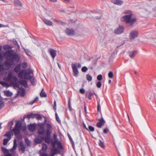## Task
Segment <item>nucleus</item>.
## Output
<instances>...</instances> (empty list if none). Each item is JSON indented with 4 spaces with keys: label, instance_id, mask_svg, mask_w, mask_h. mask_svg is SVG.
<instances>
[{
    "label": "nucleus",
    "instance_id": "nucleus-54",
    "mask_svg": "<svg viewBox=\"0 0 156 156\" xmlns=\"http://www.w3.org/2000/svg\"><path fill=\"white\" fill-rule=\"evenodd\" d=\"M103 125L100 122H98L97 123V126L98 128H101V127L102 125Z\"/></svg>",
    "mask_w": 156,
    "mask_h": 156
},
{
    "label": "nucleus",
    "instance_id": "nucleus-27",
    "mask_svg": "<svg viewBox=\"0 0 156 156\" xmlns=\"http://www.w3.org/2000/svg\"><path fill=\"white\" fill-rule=\"evenodd\" d=\"M19 83L25 87L27 85V82L25 80H22L20 81Z\"/></svg>",
    "mask_w": 156,
    "mask_h": 156
},
{
    "label": "nucleus",
    "instance_id": "nucleus-53",
    "mask_svg": "<svg viewBox=\"0 0 156 156\" xmlns=\"http://www.w3.org/2000/svg\"><path fill=\"white\" fill-rule=\"evenodd\" d=\"M80 92L82 94H84L85 92V90L83 88H81L80 90Z\"/></svg>",
    "mask_w": 156,
    "mask_h": 156
},
{
    "label": "nucleus",
    "instance_id": "nucleus-64",
    "mask_svg": "<svg viewBox=\"0 0 156 156\" xmlns=\"http://www.w3.org/2000/svg\"><path fill=\"white\" fill-rule=\"evenodd\" d=\"M17 144L16 142V139L14 140V144H13V146H15L17 147Z\"/></svg>",
    "mask_w": 156,
    "mask_h": 156
},
{
    "label": "nucleus",
    "instance_id": "nucleus-25",
    "mask_svg": "<svg viewBox=\"0 0 156 156\" xmlns=\"http://www.w3.org/2000/svg\"><path fill=\"white\" fill-rule=\"evenodd\" d=\"M93 95L92 93L91 92H87L86 94V96L89 99H91V97Z\"/></svg>",
    "mask_w": 156,
    "mask_h": 156
},
{
    "label": "nucleus",
    "instance_id": "nucleus-6",
    "mask_svg": "<svg viewBox=\"0 0 156 156\" xmlns=\"http://www.w3.org/2000/svg\"><path fill=\"white\" fill-rule=\"evenodd\" d=\"M33 74V71L31 69H27V71L25 70L24 74V78L28 80L31 77V74Z\"/></svg>",
    "mask_w": 156,
    "mask_h": 156
},
{
    "label": "nucleus",
    "instance_id": "nucleus-18",
    "mask_svg": "<svg viewBox=\"0 0 156 156\" xmlns=\"http://www.w3.org/2000/svg\"><path fill=\"white\" fill-rule=\"evenodd\" d=\"M12 130L15 135H19L20 133V129L19 128H15L13 129Z\"/></svg>",
    "mask_w": 156,
    "mask_h": 156
},
{
    "label": "nucleus",
    "instance_id": "nucleus-1",
    "mask_svg": "<svg viewBox=\"0 0 156 156\" xmlns=\"http://www.w3.org/2000/svg\"><path fill=\"white\" fill-rule=\"evenodd\" d=\"M47 129L45 132L46 136L41 137V139L36 138L35 140V142L37 144L41 143L43 140H44L45 142L48 144H50L51 140V133L52 131L51 129L52 127V125L49 123L46 124Z\"/></svg>",
    "mask_w": 156,
    "mask_h": 156
},
{
    "label": "nucleus",
    "instance_id": "nucleus-29",
    "mask_svg": "<svg viewBox=\"0 0 156 156\" xmlns=\"http://www.w3.org/2000/svg\"><path fill=\"white\" fill-rule=\"evenodd\" d=\"M12 133L10 131H9L7 132L4 135L5 136H7L8 139L10 138V139L11 138V133Z\"/></svg>",
    "mask_w": 156,
    "mask_h": 156
},
{
    "label": "nucleus",
    "instance_id": "nucleus-17",
    "mask_svg": "<svg viewBox=\"0 0 156 156\" xmlns=\"http://www.w3.org/2000/svg\"><path fill=\"white\" fill-rule=\"evenodd\" d=\"M20 149L23 151V152H24L25 150L26 147H25V145L24 144L22 141H21L20 142Z\"/></svg>",
    "mask_w": 156,
    "mask_h": 156
},
{
    "label": "nucleus",
    "instance_id": "nucleus-62",
    "mask_svg": "<svg viewBox=\"0 0 156 156\" xmlns=\"http://www.w3.org/2000/svg\"><path fill=\"white\" fill-rule=\"evenodd\" d=\"M108 131V129L107 128L104 129L103 130V133H104L106 134L107 133Z\"/></svg>",
    "mask_w": 156,
    "mask_h": 156
},
{
    "label": "nucleus",
    "instance_id": "nucleus-57",
    "mask_svg": "<svg viewBox=\"0 0 156 156\" xmlns=\"http://www.w3.org/2000/svg\"><path fill=\"white\" fill-rule=\"evenodd\" d=\"M53 108L55 112H56V102L55 101H54V105L53 107Z\"/></svg>",
    "mask_w": 156,
    "mask_h": 156
},
{
    "label": "nucleus",
    "instance_id": "nucleus-60",
    "mask_svg": "<svg viewBox=\"0 0 156 156\" xmlns=\"http://www.w3.org/2000/svg\"><path fill=\"white\" fill-rule=\"evenodd\" d=\"M22 67L23 68H25L27 67V64L26 63L23 62L22 64Z\"/></svg>",
    "mask_w": 156,
    "mask_h": 156
},
{
    "label": "nucleus",
    "instance_id": "nucleus-11",
    "mask_svg": "<svg viewBox=\"0 0 156 156\" xmlns=\"http://www.w3.org/2000/svg\"><path fill=\"white\" fill-rule=\"evenodd\" d=\"M65 32L66 34L69 36H73L74 34V31L73 29L67 28Z\"/></svg>",
    "mask_w": 156,
    "mask_h": 156
},
{
    "label": "nucleus",
    "instance_id": "nucleus-58",
    "mask_svg": "<svg viewBox=\"0 0 156 156\" xmlns=\"http://www.w3.org/2000/svg\"><path fill=\"white\" fill-rule=\"evenodd\" d=\"M101 111V107L100 104L98 103V104L97 106V111L98 112H100Z\"/></svg>",
    "mask_w": 156,
    "mask_h": 156
},
{
    "label": "nucleus",
    "instance_id": "nucleus-50",
    "mask_svg": "<svg viewBox=\"0 0 156 156\" xmlns=\"http://www.w3.org/2000/svg\"><path fill=\"white\" fill-rule=\"evenodd\" d=\"M101 82L100 81H98L96 84V86L97 87L100 88L101 87Z\"/></svg>",
    "mask_w": 156,
    "mask_h": 156
},
{
    "label": "nucleus",
    "instance_id": "nucleus-55",
    "mask_svg": "<svg viewBox=\"0 0 156 156\" xmlns=\"http://www.w3.org/2000/svg\"><path fill=\"white\" fill-rule=\"evenodd\" d=\"M4 103L2 101H0V109L2 108V107L4 106Z\"/></svg>",
    "mask_w": 156,
    "mask_h": 156
},
{
    "label": "nucleus",
    "instance_id": "nucleus-44",
    "mask_svg": "<svg viewBox=\"0 0 156 156\" xmlns=\"http://www.w3.org/2000/svg\"><path fill=\"white\" fill-rule=\"evenodd\" d=\"M88 131H90L91 132L94 131V128L91 126H88Z\"/></svg>",
    "mask_w": 156,
    "mask_h": 156
},
{
    "label": "nucleus",
    "instance_id": "nucleus-63",
    "mask_svg": "<svg viewBox=\"0 0 156 156\" xmlns=\"http://www.w3.org/2000/svg\"><path fill=\"white\" fill-rule=\"evenodd\" d=\"M53 136L54 139V140H57V136L56 134H54Z\"/></svg>",
    "mask_w": 156,
    "mask_h": 156
},
{
    "label": "nucleus",
    "instance_id": "nucleus-30",
    "mask_svg": "<svg viewBox=\"0 0 156 156\" xmlns=\"http://www.w3.org/2000/svg\"><path fill=\"white\" fill-rule=\"evenodd\" d=\"M38 97H37L34 100L29 102L28 103V104L29 105H32L35 101H38Z\"/></svg>",
    "mask_w": 156,
    "mask_h": 156
},
{
    "label": "nucleus",
    "instance_id": "nucleus-15",
    "mask_svg": "<svg viewBox=\"0 0 156 156\" xmlns=\"http://www.w3.org/2000/svg\"><path fill=\"white\" fill-rule=\"evenodd\" d=\"M44 23L48 26H51L52 24V22L50 20L45 18L42 19Z\"/></svg>",
    "mask_w": 156,
    "mask_h": 156
},
{
    "label": "nucleus",
    "instance_id": "nucleus-46",
    "mask_svg": "<svg viewBox=\"0 0 156 156\" xmlns=\"http://www.w3.org/2000/svg\"><path fill=\"white\" fill-rule=\"evenodd\" d=\"M25 142L27 146H30V142L28 139H25Z\"/></svg>",
    "mask_w": 156,
    "mask_h": 156
},
{
    "label": "nucleus",
    "instance_id": "nucleus-3",
    "mask_svg": "<svg viewBox=\"0 0 156 156\" xmlns=\"http://www.w3.org/2000/svg\"><path fill=\"white\" fill-rule=\"evenodd\" d=\"M125 13L126 14H129L123 16L121 18V21L122 22H125L126 23L129 25V26H133L134 23L136 21V18H132L133 14L129 10L125 11Z\"/></svg>",
    "mask_w": 156,
    "mask_h": 156
},
{
    "label": "nucleus",
    "instance_id": "nucleus-34",
    "mask_svg": "<svg viewBox=\"0 0 156 156\" xmlns=\"http://www.w3.org/2000/svg\"><path fill=\"white\" fill-rule=\"evenodd\" d=\"M99 145L102 148H105V146L104 143L101 140H99V143H98Z\"/></svg>",
    "mask_w": 156,
    "mask_h": 156
},
{
    "label": "nucleus",
    "instance_id": "nucleus-61",
    "mask_svg": "<svg viewBox=\"0 0 156 156\" xmlns=\"http://www.w3.org/2000/svg\"><path fill=\"white\" fill-rule=\"evenodd\" d=\"M4 69L3 65L2 63H0V71L3 70Z\"/></svg>",
    "mask_w": 156,
    "mask_h": 156
},
{
    "label": "nucleus",
    "instance_id": "nucleus-33",
    "mask_svg": "<svg viewBox=\"0 0 156 156\" xmlns=\"http://www.w3.org/2000/svg\"><path fill=\"white\" fill-rule=\"evenodd\" d=\"M22 124L20 122H17L15 125V127L16 128L20 129L21 128Z\"/></svg>",
    "mask_w": 156,
    "mask_h": 156
},
{
    "label": "nucleus",
    "instance_id": "nucleus-45",
    "mask_svg": "<svg viewBox=\"0 0 156 156\" xmlns=\"http://www.w3.org/2000/svg\"><path fill=\"white\" fill-rule=\"evenodd\" d=\"M98 121L99 122H100L103 125L105 123V121L103 119L102 117L101 118L99 119Z\"/></svg>",
    "mask_w": 156,
    "mask_h": 156
},
{
    "label": "nucleus",
    "instance_id": "nucleus-39",
    "mask_svg": "<svg viewBox=\"0 0 156 156\" xmlns=\"http://www.w3.org/2000/svg\"><path fill=\"white\" fill-rule=\"evenodd\" d=\"M55 116L56 121L59 123H61V121L57 114V113H55Z\"/></svg>",
    "mask_w": 156,
    "mask_h": 156
},
{
    "label": "nucleus",
    "instance_id": "nucleus-43",
    "mask_svg": "<svg viewBox=\"0 0 156 156\" xmlns=\"http://www.w3.org/2000/svg\"><path fill=\"white\" fill-rule=\"evenodd\" d=\"M68 136L69 139V140H70V142H71V143L72 144V145H74V142L73 140L72 137H71L70 135L69 134H68Z\"/></svg>",
    "mask_w": 156,
    "mask_h": 156
},
{
    "label": "nucleus",
    "instance_id": "nucleus-20",
    "mask_svg": "<svg viewBox=\"0 0 156 156\" xmlns=\"http://www.w3.org/2000/svg\"><path fill=\"white\" fill-rule=\"evenodd\" d=\"M4 93L5 94L7 97H11L13 95L12 93L9 90L5 91Z\"/></svg>",
    "mask_w": 156,
    "mask_h": 156
},
{
    "label": "nucleus",
    "instance_id": "nucleus-4",
    "mask_svg": "<svg viewBox=\"0 0 156 156\" xmlns=\"http://www.w3.org/2000/svg\"><path fill=\"white\" fill-rule=\"evenodd\" d=\"M81 64L79 63L76 64H72V68L73 72L74 73V76L75 77H77L79 74V71L78 68H80L81 67Z\"/></svg>",
    "mask_w": 156,
    "mask_h": 156
},
{
    "label": "nucleus",
    "instance_id": "nucleus-23",
    "mask_svg": "<svg viewBox=\"0 0 156 156\" xmlns=\"http://www.w3.org/2000/svg\"><path fill=\"white\" fill-rule=\"evenodd\" d=\"M0 84L3 87H8L10 86V85L8 83L5 82L0 81Z\"/></svg>",
    "mask_w": 156,
    "mask_h": 156
},
{
    "label": "nucleus",
    "instance_id": "nucleus-13",
    "mask_svg": "<svg viewBox=\"0 0 156 156\" xmlns=\"http://www.w3.org/2000/svg\"><path fill=\"white\" fill-rule=\"evenodd\" d=\"M112 2L115 4L121 5L123 3V1L121 0H112Z\"/></svg>",
    "mask_w": 156,
    "mask_h": 156
},
{
    "label": "nucleus",
    "instance_id": "nucleus-2",
    "mask_svg": "<svg viewBox=\"0 0 156 156\" xmlns=\"http://www.w3.org/2000/svg\"><path fill=\"white\" fill-rule=\"evenodd\" d=\"M5 55H6L8 57L12 58L9 59H7L5 62L4 64L6 66L10 67L13 63L14 62L13 60L17 61L19 60V55L16 53L12 54L11 51H7L5 53Z\"/></svg>",
    "mask_w": 156,
    "mask_h": 156
},
{
    "label": "nucleus",
    "instance_id": "nucleus-56",
    "mask_svg": "<svg viewBox=\"0 0 156 156\" xmlns=\"http://www.w3.org/2000/svg\"><path fill=\"white\" fill-rule=\"evenodd\" d=\"M58 23H60L62 25H64L66 24V23L65 22H62V21H61L60 20H59L58 21Z\"/></svg>",
    "mask_w": 156,
    "mask_h": 156
},
{
    "label": "nucleus",
    "instance_id": "nucleus-51",
    "mask_svg": "<svg viewBox=\"0 0 156 156\" xmlns=\"http://www.w3.org/2000/svg\"><path fill=\"white\" fill-rule=\"evenodd\" d=\"M46 120H45V121L44 122L42 123L39 124V127H44V126L45 125V124L46 122Z\"/></svg>",
    "mask_w": 156,
    "mask_h": 156
},
{
    "label": "nucleus",
    "instance_id": "nucleus-10",
    "mask_svg": "<svg viewBox=\"0 0 156 156\" xmlns=\"http://www.w3.org/2000/svg\"><path fill=\"white\" fill-rule=\"evenodd\" d=\"M60 149L58 147L56 148V147L53 148L51 150V156H54L55 154L58 153L60 151Z\"/></svg>",
    "mask_w": 156,
    "mask_h": 156
},
{
    "label": "nucleus",
    "instance_id": "nucleus-47",
    "mask_svg": "<svg viewBox=\"0 0 156 156\" xmlns=\"http://www.w3.org/2000/svg\"><path fill=\"white\" fill-rule=\"evenodd\" d=\"M10 48V46L9 45H6L3 47V49L5 50L9 49Z\"/></svg>",
    "mask_w": 156,
    "mask_h": 156
},
{
    "label": "nucleus",
    "instance_id": "nucleus-26",
    "mask_svg": "<svg viewBox=\"0 0 156 156\" xmlns=\"http://www.w3.org/2000/svg\"><path fill=\"white\" fill-rule=\"evenodd\" d=\"M40 96L42 97H45L47 96V94L44 91V89L42 88L40 93Z\"/></svg>",
    "mask_w": 156,
    "mask_h": 156
},
{
    "label": "nucleus",
    "instance_id": "nucleus-22",
    "mask_svg": "<svg viewBox=\"0 0 156 156\" xmlns=\"http://www.w3.org/2000/svg\"><path fill=\"white\" fill-rule=\"evenodd\" d=\"M20 66L18 65L16 66L14 69L13 71L16 73H18L20 70Z\"/></svg>",
    "mask_w": 156,
    "mask_h": 156
},
{
    "label": "nucleus",
    "instance_id": "nucleus-14",
    "mask_svg": "<svg viewBox=\"0 0 156 156\" xmlns=\"http://www.w3.org/2000/svg\"><path fill=\"white\" fill-rule=\"evenodd\" d=\"M36 128V125L34 124H30L29 126L28 129L31 132L34 131Z\"/></svg>",
    "mask_w": 156,
    "mask_h": 156
},
{
    "label": "nucleus",
    "instance_id": "nucleus-5",
    "mask_svg": "<svg viewBox=\"0 0 156 156\" xmlns=\"http://www.w3.org/2000/svg\"><path fill=\"white\" fill-rule=\"evenodd\" d=\"M51 144L53 148L55 147V144H56L58 147L60 149V150L63 151V147L62 143L60 142H58L57 140L52 141L51 142Z\"/></svg>",
    "mask_w": 156,
    "mask_h": 156
},
{
    "label": "nucleus",
    "instance_id": "nucleus-59",
    "mask_svg": "<svg viewBox=\"0 0 156 156\" xmlns=\"http://www.w3.org/2000/svg\"><path fill=\"white\" fill-rule=\"evenodd\" d=\"M40 156H48V155L47 153H43L40 154Z\"/></svg>",
    "mask_w": 156,
    "mask_h": 156
},
{
    "label": "nucleus",
    "instance_id": "nucleus-37",
    "mask_svg": "<svg viewBox=\"0 0 156 156\" xmlns=\"http://www.w3.org/2000/svg\"><path fill=\"white\" fill-rule=\"evenodd\" d=\"M34 118H36L37 119H42L41 116L39 114H35Z\"/></svg>",
    "mask_w": 156,
    "mask_h": 156
},
{
    "label": "nucleus",
    "instance_id": "nucleus-19",
    "mask_svg": "<svg viewBox=\"0 0 156 156\" xmlns=\"http://www.w3.org/2000/svg\"><path fill=\"white\" fill-rule=\"evenodd\" d=\"M137 53L136 51H132L129 53V56L131 58H133L135 56Z\"/></svg>",
    "mask_w": 156,
    "mask_h": 156
},
{
    "label": "nucleus",
    "instance_id": "nucleus-49",
    "mask_svg": "<svg viewBox=\"0 0 156 156\" xmlns=\"http://www.w3.org/2000/svg\"><path fill=\"white\" fill-rule=\"evenodd\" d=\"M108 77L110 78H112L113 76V74L112 72H110L108 74Z\"/></svg>",
    "mask_w": 156,
    "mask_h": 156
},
{
    "label": "nucleus",
    "instance_id": "nucleus-42",
    "mask_svg": "<svg viewBox=\"0 0 156 156\" xmlns=\"http://www.w3.org/2000/svg\"><path fill=\"white\" fill-rule=\"evenodd\" d=\"M13 77L12 73H9L8 75V80H11Z\"/></svg>",
    "mask_w": 156,
    "mask_h": 156
},
{
    "label": "nucleus",
    "instance_id": "nucleus-38",
    "mask_svg": "<svg viewBox=\"0 0 156 156\" xmlns=\"http://www.w3.org/2000/svg\"><path fill=\"white\" fill-rule=\"evenodd\" d=\"M10 140V138L9 139H6L5 138L3 140V144L4 145H6L8 142L9 141V140Z\"/></svg>",
    "mask_w": 156,
    "mask_h": 156
},
{
    "label": "nucleus",
    "instance_id": "nucleus-52",
    "mask_svg": "<svg viewBox=\"0 0 156 156\" xmlns=\"http://www.w3.org/2000/svg\"><path fill=\"white\" fill-rule=\"evenodd\" d=\"M102 76L101 74L98 75L97 77V80L99 81L102 80Z\"/></svg>",
    "mask_w": 156,
    "mask_h": 156
},
{
    "label": "nucleus",
    "instance_id": "nucleus-9",
    "mask_svg": "<svg viewBox=\"0 0 156 156\" xmlns=\"http://www.w3.org/2000/svg\"><path fill=\"white\" fill-rule=\"evenodd\" d=\"M124 28L123 27L119 26L118 28L116 29L114 31L115 34H122L124 31Z\"/></svg>",
    "mask_w": 156,
    "mask_h": 156
},
{
    "label": "nucleus",
    "instance_id": "nucleus-48",
    "mask_svg": "<svg viewBox=\"0 0 156 156\" xmlns=\"http://www.w3.org/2000/svg\"><path fill=\"white\" fill-rule=\"evenodd\" d=\"M87 69V68L86 66H83L81 69L82 71L83 72H86Z\"/></svg>",
    "mask_w": 156,
    "mask_h": 156
},
{
    "label": "nucleus",
    "instance_id": "nucleus-12",
    "mask_svg": "<svg viewBox=\"0 0 156 156\" xmlns=\"http://www.w3.org/2000/svg\"><path fill=\"white\" fill-rule=\"evenodd\" d=\"M38 134L40 135H44L45 133V129L44 127H39L37 131Z\"/></svg>",
    "mask_w": 156,
    "mask_h": 156
},
{
    "label": "nucleus",
    "instance_id": "nucleus-7",
    "mask_svg": "<svg viewBox=\"0 0 156 156\" xmlns=\"http://www.w3.org/2000/svg\"><path fill=\"white\" fill-rule=\"evenodd\" d=\"M138 35V32L136 30L132 31L129 34V37L130 39H133L137 37Z\"/></svg>",
    "mask_w": 156,
    "mask_h": 156
},
{
    "label": "nucleus",
    "instance_id": "nucleus-21",
    "mask_svg": "<svg viewBox=\"0 0 156 156\" xmlns=\"http://www.w3.org/2000/svg\"><path fill=\"white\" fill-rule=\"evenodd\" d=\"M25 70L23 69L18 74V76L20 78H22L23 77V75L24 74Z\"/></svg>",
    "mask_w": 156,
    "mask_h": 156
},
{
    "label": "nucleus",
    "instance_id": "nucleus-24",
    "mask_svg": "<svg viewBox=\"0 0 156 156\" xmlns=\"http://www.w3.org/2000/svg\"><path fill=\"white\" fill-rule=\"evenodd\" d=\"M18 93H20L21 96H24L25 94V89L23 88H20V90L18 91Z\"/></svg>",
    "mask_w": 156,
    "mask_h": 156
},
{
    "label": "nucleus",
    "instance_id": "nucleus-36",
    "mask_svg": "<svg viewBox=\"0 0 156 156\" xmlns=\"http://www.w3.org/2000/svg\"><path fill=\"white\" fill-rule=\"evenodd\" d=\"M31 82V83L33 85H34L35 83V79L33 76H31V77L30 79H29Z\"/></svg>",
    "mask_w": 156,
    "mask_h": 156
},
{
    "label": "nucleus",
    "instance_id": "nucleus-16",
    "mask_svg": "<svg viewBox=\"0 0 156 156\" xmlns=\"http://www.w3.org/2000/svg\"><path fill=\"white\" fill-rule=\"evenodd\" d=\"M35 114H33L32 113H30L28 114L27 115H25L23 116V120H24L25 118H26L28 119H29L30 118H34Z\"/></svg>",
    "mask_w": 156,
    "mask_h": 156
},
{
    "label": "nucleus",
    "instance_id": "nucleus-32",
    "mask_svg": "<svg viewBox=\"0 0 156 156\" xmlns=\"http://www.w3.org/2000/svg\"><path fill=\"white\" fill-rule=\"evenodd\" d=\"M14 4L16 5L20 6H22V5L21 3V2L18 0H15L14 1Z\"/></svg>",
    "mask_w": 156,
    "mask_h": 156
},
{
    "label": "nucleus",
    "instance_id": "nucleus-40",
    "mask_svg": "<svg viewBox=\"0 0 156 156\" xmlns=\"http://www.w3.org/2000/svg\"><path fill=\"white\" fill-rule=\"evenodd\" d=\"M12 85H13L14 87H15L18 88H19L20 84L17 82L14 83H13V84Z\"/></svg>",
    "mask_w": 156,
    "mask_h": 156
},
{
    "label": "nucleus",
    "instance_id": "nucleus-41",
    "mask_svg": "<svg viewBox=\"0 0 156 156\" xmlns=\"http://www.w3.org/2000/svg\"><path fill=\"white\" fill-rule=\"evenodd\" d=\"M86 79L89 81H91L92 80V77L89 74L86 75Z\"/></svg>",
    "mask_w": 156,
    "mask_h": 156
},
{
    "label": "nucleus",
    "instance_id": "nucleus-35",
    "mask_svg": "<svg viewBox=\"0 0 156 156\" xmlns=\"http://www.w3.org/2000/svg\"><path fill=\"white\" fill-rule=\"evenodd\" d=\"M12 79V80L11 82V84H13V83L16 82H17V77L16 76H13V77Z\"/></svg>",
    "mask_w": 156,
    "mask_h": 156
},
{
    "label": "nucleus",
    "instance_id": "nucleus-8",
    "mask_svg": "<svg viewBox=\"0 0 156 156\" xmlns=\"http://www.w3.org/2000/svg\"><path fill=\"white\" fill-rule=\"evenodd\" d=\"M48 52L50 54L53 59H54L56 55V51L53 49L49 48L48 50Z\"/></svg>",
    "mask_w": 156,
    "mask_h": 156
},
{
    "label": "nucleus",
    "instance_id": "nucleus-28",
    "mask_svg": "<svg viewBox=\"0 0 156 156\" xmlns=\"http://www.w3.org/2000/svg\"><path fill=\"white\" fill-rule=\"evenodd\" d=\"M152 98V94L151 93H149L147 96V100L148 101H151Z\"/></svg>",
    "mask_w": 156,
    "mask_h": 156
},
{
    "label": "nucleus",
    "instance_id": "nucleus-31",
    "mask_svg": "<svg viewBox=\"0 0 156 156\" xmlns=\"http://www.w3.org/2000/svg\"><path fill=\"white\" fill-rule=\"evenodd\" d=\"M48 148V146L47 145L43 143L42 144V149L43 151H46L47 150Z\"/></svg>",
    "mask_w": 156,
    "mask_h": 156
}]
</instances>
